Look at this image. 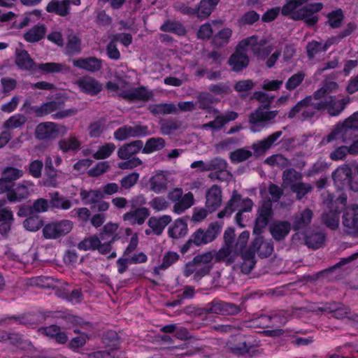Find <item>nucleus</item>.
Returning a JSON list of instances; mask_svg holds the SVG:
<instances>
[{
  "mask_svg": "<svg viewBox=\"0 0 358 358\" xmlns=\"http://www.w3.org/2000/svg\"><path fill=\"white\" fill-rule=\"evenodd\" d=\"M274 98V96L262 91H257L253 93L252 99L262 104L248 116L250 129L252 131L259 132L267 125L275 122V118L279 111L269 110Z\"/></svg>",
  "mask_w": 358,
  "mask_h": 358,
  "instance_id": "obj_1",
  "label": "nucleus"
},
{
  "mask_svg": "<svg viewBox=\"0 0 358 358\" xmlns=\"http://www.w3.org/2000/svg\"><path fill=\"white\" fill-rule=\"evenodd\" d=\"M357 129L358 112H356L343 122L336 124L331 132L322 138V143L331 144L332 146L348 143L352 141L354 131Z\"/></svg>",
  "mask_w": 358,
  "mask_h": 358,
  "instance_id": "obj_2",
  "label": "nucleus"
},
{
  "mask_svg": "<svg viewBox=\"0 0 358 358\" xmlns=\"http://www.w3.org/2000/svg\"><path fill=\"white\" fill-rule=\"evenodd\" d=\"M325 110L324 104L312 94L298 101L288 112L287 117L289 119L297 117L301 121H306L311 120L317 113Z\"/></svg>",
  "mask_w": 358,
  "mask_h": 358,
  "instance_id": "obj_3",
  "label": "nucleus"
},
{
  "mask_svg": "<svg viewBox=\"0 0 358 358\" xmlns=\"http://www.w3.org/2000/svg\"><path fill=\"white\" fill-rule=\"evenodd\" d=\"M253 206L252 199H243L236 190H234L224 209L217 213V217L222 219L224 217H229L235 210L242 213L250 212Z\"/></svg>",
  "mask_w": 358,
  "mask_h": 358,
  "instance_id": "obj_4",
  "label": "nucleus"
},
{
  "mask_svg": "<svg viewBox=\"0 0 358 358\" xmlns=\"http://www.w3.org/2000/svg\"><path fill=\"white\" fill-rule=\"evenodd\" d=\"M268 40L265 37H259L257 35H252L243 39L239 42V48H250L252 54L259 59L264 60L273 50L271 45H266Z\"/></svg>",
  "mask_w": 358,
  "mask_h": 358,
  "instance_id": "obj_5",
  "label": "nucleus"
},
{
  "mask_svg": "<svg viewBox=\"0 0 358 358\" xmlns=\"http://www.w3.org/2000/svg\"><path fill=\"white\" fill-rule=\"evenodd\" d=\"M167 197L173 203V212L180 215L192 206L194 203V197L192 192L183 194L182 188H174L170 191Z\"/></svg>",
  "mask_w": 358,
  "mask_h": 358,
  "instance_id": "obj_6",
  "label": "nucleus"
},
{
  "mask_svg": "<svg viewBox=\"0 0 358 358\" xmlns=\"http://www.w3.org/2000/svg\"><path fill=\"white\" fill-rule=\"evenodd\" d=\"M68 131L66 126L52 122H42L35 129V136L38 140H50L59 135H65Z\"/></svg>",
  "mask_w": 358,
  "mask_h": 358,
  "instance_id": "obj_7",
  "label": "nucleus"
},
{
  "mask_svg": "<svg viewBox=\"0 0 358 358\" xmlns=\"http://www.w3.org/2000/svg\"><path fill=\"white\" fill-rule=\"evenodd\" d=\"M73 226V222L69 220L53 222L44 226L43 234L45 238L55 239L69 234L72 230Z\"/></svg>",
  "mask_w": 358,
  "mask_h": 358,
  "instance_id": "obj_8",
  "label": "nucleus"
},
{
  "mask_svg": "<svg viewBox=\"0 0 358 358\" xmlns=\"http://www.w3.org/2000/svg\"><path fill=\"white\" fill-rule=\"evenodd\" d=\"M273 215V211L271 201H264L257 212L253 234L260 235L268 225L270 220L272 219Z\"/></svg>",
  "mask_w": 358,
  "mask_h": 358,
  "instance_id": "obj_9",
  "label": "nucleus"
},
{
  "mask_svg": "<svg viewBox=\"0 0 358 358\" xmlns=\"http://www.w3.org/2000/svg\"><path fill=\"white\" fill-rule=\"evenodd\" d=\"M323 8L322 3L308 4L293 13L292 19L303 20L309 26L315 25L318 21V17L314 14L320 11Z\"/></svg>",
  "mask_w": 358,
  "mask_h": 358,
  "instance_id": "obj_10",
  "label": "nucleus"
},
{
  "mask_svg": "<svg viewBox=\"0 0 358 358\" xmlns=\"http://www.w3.org/2000/svg\"><path fill=\"white\" fill-rule=\"evenodd\" d=\"M343 231L349 235H358V206L348 207L342 217Z\"/></svg>",
  "mask_w": 358,
  "mask_h": 358,
  "instance_id": "obj_11",
  "label": "nucleus"
},
{
  "mask_svg": "<svg viewBox=\"0 0 358 358\" xmlns=\"http://www.w3.org/2000/svg\"><path fill=\"white\" fill-rule=\"evenodd\" d=\"M220 231L218 224H210L206 229H199L192 234V241L196 246L205 245L214 241Z\"/></svg>",
  "mask_w": 358,
  "mask_h": 358,
  "instance_id": "obj_12",
  "label": "nucleus"
},
{
  "mask_svg": "<svg viewBox=\"0 0 358 358\" xmlns=\"http://www.w3.org/2000/svg\"><path fill=\"white\" fill-rule=\"evenodd\" d=\"M118 96L129 101H148L153 98L154 94L152 91L141 86L139 87H131L126 90H120L118 92Z\"/></svg>",
  "mask_w": 358,
  "mask_h": 358,
  "instance_id": "obj_13",
  "label": "nucleus"
},
{
  "mask_svg": "<svg viewBox=\"0 0 358 358\" xmlns=\"http://www.w3.org/2000/svg\"><path fill=\"white\" fill-rule=\"evenodd\" d=\"M319 310L324 312H329L332 314V317L338 319L343 320L347 318L352 324L358 326V315L352 313L350 308L341 305L336 307L335 305L329 304L325 305L324 307L319 308Z\"/></svg>",
  "mask_w": 358,
  "mask_h": 358,
  "instance_id": "obj_14",
  "label": "nucleus"
},
{
  "mask_svg": "<svg viewBox=\"0 0 358 358\" xmlns=\"http://www.w3.org/2000/svg\"><path fill=\"white\" fill-rule=\"evenodd\" d=\"M249 63L250 59L245 48H239L238 43L235 52L229 57L227 64L232 71L239 73L246 69Z\"/></svg>",
  "mask_w": 358,
  "mask_h": 358,
  "instance_id": "obj_15",
  "label": "nucleus"
},
{
  "mask_svg": "<svg viewBox=\"0 0 358 358\" xmlns=\"http://www.w3.org/2000/svg\"><path fill=\"white\" fill-rule=\"evenodd\" d=\"M148 134V127L141 125H124L118 128L114 132V138L120 141H124L128 138H135L146 136Z\"/></svg>",
  "mask_w": 358,
  "mask_h": 358,
  "instance_id": "obj_16",
  "label": "nucleus"
},
{
  "mask_svg": "<svg viewBox=\"0 0 358 358\" xmlns=\"http://www.w3.org/2000/svg\"><path fill=\"white\" fill-rule=\"evenodd\" d=\"M338 88V85L334 81H325L322 86L315 91L313 94L324 104V107H327L333 101L336 97L334 96H329L330 94L336 92Z\"/></svg>",
  "mask_w": 358,
  "mask_h": 358,
  "instance_id": "obj_17",
  "label": "nucleus"
},
{
  "mask_svg": "<svg viewBox=\"0 0 358 358\" xmlns=\"http://www.w3.org/2000/svg\"><path fill=\"white\" fill-rule=\"evenodd\" d=\"M352 171L348 165L338 167L333 173L332 178L334 183L339 189H343L351 183Z\"/></svg>",
  "mask_w": 358,
  "mask_h": 358,
  "instance_id": "obj_18",
  "label": "nucleus"
},
{
  "mask_svg": "<svg viewBox=\"0 0 358 358\" xmlns=\"http://www.w3.org/2000/svg\"><path fill=\"white\" fill-rule=\"evenodd\" d=\"M254 253L257 252L261 257H267L273 252V243L271 240H265L259 235L252 241L250 247Z\"/></svg>",
  "mask_w": 358,
  "mask_h": 358,
  "instance_id": "obj_19",
  "label": "nucleus"
},
{
  "mask_svg": "<svg viewBox=\"0 0 358 358\" xmlns=\"http://www.w3.org/2000/svg\"><path fill=\"white\" fill-rule=\"evenodd\" d=\"M282 134V132L281 131H278L271 134L267 138L253 143L252 148L254 150V155L257 157L264 155L275 144Z\"/></svg>",
  "mask_w": 358,
  "mask_h": 358,
  "instance_id": "obj_20",
  "label": "nucleus"
},
{
  "mask_svg": "<svg viewBox=\"0 0 358 358\" xmlns=\"http://www.w3.org/2000/svg\"><path fill=\"white\" fill-rule=\"evenodd\" d=\"M340 211L335 203H331L329 208L324 211L321 215L322 223L331 230H336L339 227Z\"/></svg>",
  "mask_w": 358,
  "mask_h": 358,
  "instance_id": "obj_21",
  "label": "nucleus"
},
{
  "mask_svg": "<svg viewBox=\"0 0 358 358\" xmlns=\"http://www.w3.org/2000/svg\"><path fill=\"white\" fill-rule=\"evenodd\" d=\"M169 182L168 172L159 171L150 178V189L156 194L164 192L168 189Z\"/></svg>",
  "mask_w": 358,
  "mask_h": 358,
  "instance_id": "obj_22",
  "label": "nucleus"
},
{
  "mask_svg": "<svg viewBox=\"0 0 358 358\" xmlns=\"http://www.w3.org/2000/svg\"><path fill=\"white\" fill-rule=\"evenodd\" d=\"M222 203V190L217 185H213L206 193V207L210 212L215 211Z\"/></svg>",
  "mask_w": 358,
  "mask_h": 358,
  "instance_id": "obj_23",
  "label": "nucleus"
},
{
  "mask_svg": "<svg viewBox=\"0 0 358 358\" xmlns=\"http://www.w3.org/2000/svg\"><path fill=\"white\" fill-rule=\"evenodd\" d=\"M124 213L122 219L125 222H128L130 224H143L146 219L150 216V210L148 208L143 207L141 208H132Z\"/></svg>",
  "mask_w": 358,
  "mask_h": 358,
  "instance_id": "obj_24",
  "label": "nucleus"
},
{
  "mask_svg": "<svg viewBox=\"0 0 358 358\" xmlns=\"http://www.w3.org/2000/svg\"><path fill=\"white\" fill-rule=\"evenodd\" d=\"M34 186V183L29 180H23L11 192L7 194V198L10 201H20L28 197L29 189Z\"/></svg>",
  "mask_w": 358,
  "mask_h": 358,
  "instance_id": "obj_25",
  "label": "nucleus"
},
{
  "mask_svg": "<svg viewBox=\"0 0 358 358\" xmlns=\"http://www.w3.org/2000/svg\"><path fill=\"white\" fill-rule=\"evenodd\" d=\"M143 150V141L141 140L133 141L120 146L117 150V156L120 159H126L134 157Z\"/></svg>",
  "mask_w": 358,
  "mask_h": 358,
  "instance_id": "obj_26",
  "label": "nucleus"
},
{
  "mask_svg": "<svg viewBox=\"0 0 358 358\" xmlns=\"http://www.w3.org/2000/svg\"><path fill=\"white\" fill-rule=\"evenodd\" d=\"M313 212L310 208H304L294 216L292 227L294 230H299L308 227L313 219Z\"/></svg>",
  "mask_w": 358,
  "mask_h": 358,
  "instance_id": "obj_27",
  "label": "nucleus"
},
{
  "mask_svg": "<svg viewBox=\"0 0 358 358\" xmlns=\"http://www.w3.org/2000/svg\"><path fill=\"white\" fill-rule=\"evenodd\" d=\"M62 105L63 102L62 101H50L45 102L40 106H33L31 110L36 117H43L61 110Z\"/></svg>",
  "mask_w": 358,
  "mask_h": 358,
  "instance_id": "obj_28",
  "label": "nucleus"
},
{
  "mask_svg": "<svg viewBox=\"0 0 358 358\" xmlns=\"http://www.w3.org/2000/svg\"><path fill=\"white\" fill-rule=\"evenodd\" d=\"M71 0H52L46 6V11L65 17L70 13Z\"/></svg>",
  "mask_w": 358,
  "mask_h": 358,
  "instance_id": "obj_29",
  "label": "nucleus"
},
{
  "mask_svg": "<svg viewBox=\"0 0 358 358\" xmlns=\"http://www.w3.org/2000/svg\"><path fill=\"white\" fill-rule=\"evenodd\" d=\"M47 32L45 24L38 23L26 31L23 34L24 39L31 43H35L42 40Z\"/></svg>",
  "mask_w": 358,
  "mask_h": 358,
  "instance_id": "obj_30",
  "label": "nucleus"
},
{
  "mask_svg": "<svg viewBox=\"0 0 358 358\" xmlns=\"http://www.w3.org/2000/svg\"><path fill=\"white\" fill-rule=\"evenodd\" d=\"M172 218L170 215H164L160 217H151L149 218L148 224L152 232L159 236L163 232L164 228L171 223Z\"/></svg>",
  "mask_w": 358,
  "mask_h": 358,
  "instance_id": "obj_31",
  "label": "nucleus"
},
{
  "mask_svg": "<svg viewBox=\"0 0 358 358\" xmlns=\"http://www.w3.org/2000/svg\"><path fill=\"white\" fill-rule=\"evenodd\" d=\"M290 224L287 221H278L273 223L269 231L273 238L277 241L283 240L290 231Z\"/></svg>",
  "mask_w": 358,
  "mask_h": 358,
  "instance_id": "obj_32",
  "label": "nucleus"
},
{
  "mask_svg": "<svg viewBox=\"0 0 358 358\" xmlns=\"http://www.w3.org/2000/svg\"><path fill=\"white\" fill-rule=\"evenodd\" d=\"M334 43L331 38H328L324 43L317 41H311L306 45V53L309 59L315 58L320 52H325Z\"/></svg>",
  "mask_w": 358,
  "mask_h": 358,
  "instance_id": "obj_33",
  "label": "nucleus"
},
{
  "mask_svg": "<svg viewBox=\"0 0 358 358\" xmlns=\"http://www.w3.org/2000/svg\"><path fill=\"white\" fill-rule=\"evenodd\" d=\"M187 224L182 218L175 220L173 224L169 228V236L172 238H180L187 234Z\"/></svg>",
  "mask_w": 358,
  "mask_h": 358,
  "instance_id": "obj_34",
  "label": "nucleus"
},
{
  "mask_svg": "<svg viewBox=\"0 0 358 358\" xmlns=\"http://www.w3.org/2000/svg\"><path fill=\"white\" fill-rule=\"evenodd\" d=\"M182 123L177 118L162 120L159 122V130L163 135H170L182 127Z\"/></svg>",
  "mask_w": 358,
  "mask_h": 358,
  "instance_id": "obj_35",
  "label": "nucleus"
},
{
  "mask_svg": "<svg viewBox=\"0 0 358 358\" xmlns=\"http://www.w3.org/2000/svg\"><path fill=\"white\" fill-rule=\"evenodd\" d=\"M15 63L20 69L24 70H33L36 66L27 51L24 50L16 51Z\"/></svg>",
  "mask_w": 358,
  "mask_h": 358,
  "instance_id": "obj_36",
  "label": "nucleus"
},
{
  "mask_svg": "<svg viewBox=\"0 0 358 358\" xmlns=\"http://www.w3.org/2000/svg\"><path fill=\"white\" fill-rule=\"evenodd\" d=\"M80 141L73 135L62 138L58 142V147L63 152H75L80 149Z\"/></svg>",
  "mask_w": 358,
  "mask_h": 358,
  "instance_id": "obj_37",
  "label": "nucleus"
},
{
  "mask_svg": "<svg viewBox=\"0 0 358 358\" xmlns=\"http://www.w3.org/2000/svg\"><path fill=\"white\" fill-rule=\"evenodd\" d=\"M258 320H261L262 327H273L277 324L283 326L287 322L285 316L281 312L273 315H261Z\"/></svg>",
  "mask_w": 358,
  "mask_h": 358,
  "instance_id": "obj_38",
  "label": "nucleus"
},
{
  "mask_svg": "<svg viewBox=\"0 0 358 358\" xmlns=\"http://www.w3.org/2000/svg\"><path fill=\"white\" fill-rule=\"evenodd\" d=\"M148 110L153 115L177 114L178 109L173 103L150 104Z\"/></svg>",
  "mask_w": 358,
  "mask_h": 358,
  "instance_id": "obj_39",
  "label": "nucleus"
},
{
  "mask_svg": "<svg viewBox=\"0 0 358 358\" xmlns=\"http://www.w3.org/2000/svg\"><path fill=\"white\" fill-rule=\"evenodd\" d=\"M227 162L224 159L220 157H215L208 162V171H214L220 173L222 177L227 176H231L230 172L227 170Z\"/></svg>",
  "mask_w": 358,
  "mask_h": 358,
  "instance_id": "obj_40",
  "label": "nucleus"
},
{
  "mask_svg": "<svg viewBox=\"0 0 358 358\" xmlns=\"http://www.w3.org/2000/svg\"><path fill=\"white\" fill-rule=\"evenodd\" d=\"M166 145L165 140L161 137L150 138L143 145L142 152L144 154H150L154 152L162 150Z\"/></svg>",
  "mask_w": 358,
  "mask_h": 358,
  "instance_id": "obj_41",
  "label": "nucleus"
},
{
  "mask_svg": "<svg viewBox=\"0 0 358 358\" xmlns=\"http://www.w3.org/2000/svg\"><path fill=\"white\" fill-rule=\"evenodd\" d=\"M50 206L53 208L69 210L72 207V202L67 198L61 196L58 192L50 194Z\"/></svg>",
  "mask_w": 358,
  "mask_h": 358,
  "instance_id": "obj_42",
  "label": "nucleus"
},
{
  "mask_svg": "<svg viewBox=\"0 0 358 358\" xmlns=\"http://www.w3.org/2000/svg\"><path fill=\"white\" fill-rule=\"evenodd\" d=\"M231 35L232 30L230 28H224L213 36L212 43L215 47L222 48L229 43Z\"/></svg>",
  "mask_w": 358,
  "mask_h": 358,
  "instance_id": "obj_43",
  "label": "nucleus"
},
{
  "mask_svg": "<svg viewBox=\"0 0 358 358\" xmlns=\"http://www.w3.org/2000/svg\"><path fill=\"white\" fill-rule=\"evenodd\" d=\"M115 241V237H113L111 239L106 241L103 243H101V240L98 236L94 235L91 236V250H98L101 254H107L111 250V243Z\"/></svg>",
  "mask_w": 358,
  "mask_h": 358,
  "instance_id": "obj_44",
  "label": "nucleus"
},
{
  "mask_svg": "<svg viewBox=\"0 0 358 358\" xmlns=\"http://www.w3.org/2000/svg\"><path fill=\"white\" fill-rule=\"evenodd\" d=\"M302 175L294 169H287L282 173V185L291 189V186L301 182Z\"/></svg>",
  "mask_w": 358,
  "mask_h": 358,
  "instance_id": "obj_45",
  "label": "nucleus"
},
{
  "mask_svg": "<svg viewBox=\"0 0 358 358\" xmlns=\"http://www.w3.org/2000/svg\"><path fill=\"white\" fill-rule=\"evenodd\" d=\"M243 262L241 265V271L244 273H249L256 264L254 251L250 248L242 252Z\"/></svg>",
  "mask_w": 358,
  "mask_h": 358,
  "instance_id": "obj_46",
  "label": "nucleus"
},
{
  "mask_svg": "<svg viewBox=\"0 0 358 358\" xmlns=\"http://www.w3.org/2000/svg\"><path fill=\"white\" fill-rule=\"evenodd\" d=\"M238 114L235 111H227L224 114L217 115L213 120L215 125V131L220 130L226 124L235 120Z\"/></svg>",
  "mask_w": 358,
  "mask_h": 358,
  "instance_id": "obj_47",
  "label": "nucleus"
},
{
  "mask_svg": "<svg viewBox=\"0 0 358 358\" xmlns=\"http://www.w3.org/2000/svg\"><path fill=\"white\" fill-rule=\"evenodd\" d=\"M349 101L348 97L343 98L341 100H337L335 97L333 101L327 107L326 110L331 116L338 115L343 110Z\"/></svg>",
  "mask_w": 358,
  "mask_h": 358,
  "instance_id": "obj_48",
  "label": "nucleus"
},
{
  "mask_svg": "<svg viewBox=\"0 0 358 358\" xmlns=\"http://www.w3.org/2000/svg\"><path fill=\"white\" fill-rule=\"evenodd\" d=\"M160 30L164 32H172L179 36H184L186 34V29L184 26L178 22L166 20L160 27Z\"/></svg>",
  "mask_w": 358,
  "mask_h": 358,
  "instance_id": "obj_49",
  "label": "nucleus"
},
{
  "mask_svg": "<svg viewBox=\"0 0 358 358\" xmlns=\"http://www.w3.org/2000/svg\"><path fill=\"white\" fill-rule=\"evenodd\" d=\"M27 121V117L22 114H15L10 116L3 122V128L7 131L21 127Z\"/></svg>",
  "mask_w": 358,
  "mask_h": 358,
  "instance_id": "obj_50",
  "label": "nucleus"
},
{
  "mask_svg": "<svg viewBox=\"0 0 358 358\" xmlns=\"http://www.w3.org/2000/svg\"><path fill=\"white\" fill-rule=\"evenodd\" d=\"M327 17V24L333 29L341 27L344 20V14L341 8L330 12Z\"/></svg>",
  "mask_w": 358,
  "mask_h": 358,
  "instance_id": "obj_51",
  "label": "nucleus"
},
{
  "mask_svg": "<svg viewBox=\"0 0 358 358\" xmlns=\"http://www.w3.org/2000/svg\"><path fill=\"white\" fill-rule=\"evenodd\" d=\"M118 229V224L116 223L108 222L105 224L99 233V238L101 241H108L113 237H115V240L117 238V236L115 234Z\"/></svg>",
  "mask_w": 358,
  "mask_h": 358,
  "instance_id": "obj_52",
  "label": "nucleus"
},
{
  "mask_svg": "<svg viewBox=\"0 0 358 358\" xmlns=\"http://www.w3.org/2000/svg\"><path fill=\"white\" fill-rule=\"evenodd\" d=\"M357 29V24L354 22L348 23L345 27L335 36L331 37L333 43H338L342 39L350 36Z\"/></svg>",
  "mask_w": 358,
  "mask_h": 358,
  "instance_id": "obj_53",
  "label": "nucleus"
},
{
  "mask_svg": "<svg viewBox=\"0 0 358 358\" xmlns=\"http://www.w3.org/2000/svg\"><path fill=\"white\" fill-rule=\"evenodd\" d=\"M324 240V234L322 232H317L306 236V243L308 248L317 249L323 245Z\"/></svg>",
  "mask_w": 358,
  "mask_h": 358,
  "instance_id": "obj_54",
  "label": "nucleus"
},
{
  "mask_svg": "<svg viewBox=\"0 0 358 358\" xmlns=\"http://www.w3.org/2000/svg\"><path fill=\"white\" fill-rule=\"evenodd\" d=\"M116 146L113 143H105L100 146L96 152L93 154L96 159H104L109 157L115 151Z\"/></svg>",
  "mask_w": 358,
  "mask_h": 358,
  "instance_id": "obj_55",
  "label": "nucleus"
},
{
  "mask_svg": "<svg viewBox=\"0 0 358 358\" xmlns=\"http://www.w3.org/2000/svg\"><path fill=\"white\" fill-rule=\"evenodd\" d=\"M313 187L310 184L299 182L291 186V191L296 194V198L301 200L308 193L313 190Z\"/></svg>",
  "mask_w": 358,
  "mask_h": 358,
  "instance_id": "obj_56",
  "label": "nucleus"
},
{
  "mask_svg": "<svg viewBox=\"0 0 358 358\" xmlns=\"http://www.w3.org/2000/svg\"><path fill=\"white\" fill-rule=\"evenodd\" d=\"M334 149L330 152L329 158L332 161L344 160L350 155L349 147L344 145L334 146Z\"/></svg>",
  "mask_w": 358,
  "mask_h": 358,
  "instance_id": "obj_57",
  "label": "nucleus"
},
{
  "mask_svg": "<svg viewBox=\"0 0 358 358\" xmlns=\"http://www.w3.org/2000/svg\"><path fill=\"white\" fill-rule=\"evenodd\" d=\"M215 7L205 0H201L196 8V15L199 18L204 20L208 18Z\"/></svg>",
  "mask_w": 358,
  "mask_h": 358,
  "instance_id": "obj_58",
  "label": "nucleus"
},
{
  "mask_svg": "<svg viewBox=\"0 0 358 358\" xmlns=\"http://www.w3.org/2000/svg\"><path fill=\"white\" fill-rule=\"evenodd\" d=\"M265 162L271 166H275L282 169L291 165L289 160L280 154L273 155L268 157Z\"/></svg>",
  "mask_w": 358,
  "mask_h": 358,
  "instance_id": "obj_59",
  "label": "nucleus"
},
{
  "mask_svg": "<svg viewBox=\"0 0 358 358\" xmlns=\"http://www.w3.org/2000/svg\"><path fill=\"white\" fill-rule=\"evenodd\" d=\"M180 256L176 252L169 251L163 257L162 264L155 268V271L157 272V269H166L176 262Z\"/></svg>",
  "mask_w": 358,
  "mask_h": 358,
  "instance_id": "obj_60",
  "label": "nucleus"
},
{
  "mask_svg": "<svg viewBox=\"0 0 358 358\" xmlns=\"http://www.w3.org/2000/svg\"><path fill=\"white\" fill-rule=\"evenodd\" d=\"M306 74L303 71H299L292 75L286 82L285 88L289 91H292L299 87L305 78Z\"/></svg>",
  "mask_w": 358,
  "mask_h": 358,
  "instance_id": "obj_61",
  "label": "nucleus"
},
{
  "mask_svg": "<svg viewBox=\"0 0 358 358\" xmlns=\"http://www.w3.org/2000/svg\"><path fill=\"white\" fill-rule=\"evenodd\" d=\"M64 67V64L55 62H48L37 66V69L45 74L60 72Z\"/></svg>",
  "mask_w": 358,
  "mask_h": 358,
  "instance_id": "obj_62",
  "label": "nucleus"
},
{
  "mask_svg": "<svg viewBox=\"0 0 358 358\" xmlns=\"http://www.w3.org/2000/svg\"><path fill=\"white\" fill-rule=\"evenodd\" d=\"M139 176V173L133 172L122 178L120 180L121 190L129 189L134 187L137 183Z\"/></svg>",
  "mask_w": 358,
  "mask_h": 358,
  "instance_id": "obj_63",
  "label": "nucleus"
},
{
  "mask_svg": "<svg viewBox=\"0 0 358 358\" xmlns=\"http://www.w3.org/2000/svg\"><path fill=\"white\" fill-rule=\"evenodd\" d=\"M24 228L30 231H36L43 226V220L38 215L27 217L24 221Z\"/></svg>",
  "mask_w": 358,
  "mask_h": 358,
  "instance_id": "obj_64",
  "label": "nucleus"
}]
</instances>
